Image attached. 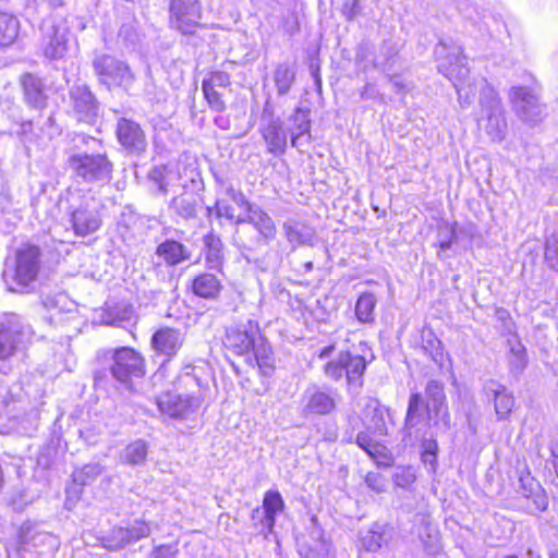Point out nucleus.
<instances>
[{"label":"nucleus","instance_id":"f257e3e1","mask_svg":"<svg viewBox=\"0 0 558 558\" xmlns=\"http://www.w3.org/2000/svg\"><path fill=\"white\" fill-rule=\"evenodd\" d=\"M173 385L178 392L167 391L156 398L158 410L171 418L186 420L201 409L208 387L192 365L182 368Z\"/></svg>","mask_w":558,"mask_h":558},{"label":"nucleus","instance_id":"f03ea898","mask_svg":"<svg viewBox=\"0 0 558 558\" xmlns=\"http://www.w3.org/2000/svg\"><path fill=\"white\" fill-rule=\"evenodd\" d=\"M68 165L77 182L104 186L112 180L114 166L106 153L73 154Z\"/></svg>","mask_w":558,"mask_h":558},{"label":"nucleus","instance_id":"7ed1b4c3","mask_svg":"<svg viewBox=\"0 0 558 558\" xmlns=\"http://www.w3.org/2000/svg\"><path fill=\"white\" fill-rule=\"evenodd\" d=\"M40 48L43 54L49 60H60L69 50L70 27L65 17L52 14L45 19L40 25Z\"/></svg>","mask_w":558,"mask_h":558},{"label":"nucleus","instance_id":"20e7f679","mask_svg":"<svg viewBox=\"0 0 558 558\" xmlns=\"http://www.w3.org/2000/svg\"><path fill=\"white\" fill-rule=\"evenodd\" d=\"M33 330L16 315L0 322V361H8L23 352L31 343Z\"/></svg>","mask_w":558,"mask_h":558},{"label":"nucleus","instance_id":"39448f33","mask_svg":"<svg viewBox=\"0 0 558 558\" xmlns=\"http://www.w3.org/2000/svg\"><path fill=\"white\" fill-rule=\"evenodd\" d=\"M93 69L99 84L108 89L121 87L129 90L135 81L129 64L110 54L96 56L93 60Z\"/></svg>","mask_w":558,"mask_h":558},{"label":"nucleus","instance_id":"423d86ee","mask_svg":"<svg viewBox=\"0 0 558 558\" xmlns=\"http://www.w3.org/2000/svg\"><path fill=\"white\" fill-rule=\"evenodd\" d=\"M482 107V123L486 134L493 142H502L507 134L505 110L497 93L489 86L482 89L480 95Z\"/></svg>","mask_w":558,"mask_h":558},{"label":"nucleus","instance_id":"0eeeda50","mask_svg":"<svg viewBox=\"0 0 558 558\" xmlns=\"http://www.w3.org/2000/svg\"><path fill=\"white\" fill-rule=\"evenodd\" d=\"M435 54L439 72L453 83L459 99H461L462 85L470 72L465 64V57L462 54V48L440 41L435 48Z\"/></svg>","mask_w":558,"mask_h":558},{"label":"nucleus","instance_id":"6e6552de","mask_svg":"<svg viewBox=\"0 0 558 558\" xmlns=\"http://www.w3.org/2000/svg\"><path fill=\"white\" fill-rule=\"evenodd\" d=\"M203 8L199 0H170L169 26L182 35H193L202 26Z\"/></svg>","mask_w":558,"mask_h":558},{"label":"nucleus","instance_id":"1a4fd4ad","mask_svg":"<svg viewBox=\"0 0 558 558\" xmlns=\"http://www.w3.org/2000/svg\"><path fill=\"white\" fill-rule=\"evenodd\" d=\"M259 133L269 154L281 156L286 153L289 132L284 129L282 119L275 114L269 102L265 104L260 116Z\"/></svg>","mask_w":558,"mask_h":558},{"label":"nucleus","instance_id":"9d476101","mask_svg":"<svg viewBox=\"0 0 558 558\" xmlns=\"http://www.w3.org/2000/svg\"><path fill=\"white\" fill-rule=\"evenodd\" d=\"M509 100L515 114L525 123L537 124L544 118L545 106L531 88L514 86L509 90Z\"/></svg>","mask_w":558,"mask_h":558},{"label":"nucleus","instance_id":"9b49d317","mask_svg":"<svg viewBox=\"0 0 558 558\" xmlns=\"http://www.w3.org/2000/svg\"><path fill=\"white\" fill-rule=\"evenodd\" d=\"M41 266V251L38 246L23 244L14 254L13 279L17 286L28 287L37 279Z\"/></svg>","mask_w":558,"mask_h":558},{"label":"nucleus","instance_id":"f8f14e48","mask_svg":"<svg viewBox=\"0 0 558 558\" xmlns=\"http://www.w3.org/2000/svg\"><path fill=\"white\" fill-rule=\"evenodd\" d=\"M110 372L122 384H129L133 378L145 375V360L134 349L122 347L114 350Z\"/></svg>","mask_w":558,"mask_h":558},{"label":"nucleus","instance_id":"ddd939ff","mask_svg":"<svg viewBox=\"0 0 558 558\" xmlns=\"http://www.w3.org/2000/svg\"><path fill=\"white\" fill-rule=\"evenodd\" d=\"M68 214L72 230L77 236L93 234L102 225L101 215L94 198H85L77 206H71Z\"/></svg>","mask_w":558,"mask_h":558},{"label":"nucleus","instance_id":"4468645a","mask_svg":"<svg viewBox=\"0 0 558 558\" xmlns=\"http://www.w3.org/2000/svg\"><path fill=\"white\" fill-rule=\"evenodd\" d=\"M260 339L259 326L254 320H246L245 323L231 326L226 331L225 347L236 355H242L244 359L252 353L255 341Z\"/></svg>","mask_w":558,"mask_h":558},{"label":"nucleus","instance_id":"2eb2a0df","mask_svg":"<svg viewBox=\"0 0 558 558\" xmlns=\"http://www.w3.org/2000/svg\"><path fill=\"white\" fill-rule=\"evenodd\" d=\"M427 421L426 404L420 392H412L409 398L404 424L401 429L402 442L413 446L423 437V424Z\"/></svg>","mask_w":558,"mask_h":558},{"label":"nucleus","instance_id":"dca6fc26","mask_svg":"<svg viewBox=\"0 0 558 558\" xmlns=\"http://www.w3.org/2000/svg\"><path fill=\"white\" fill-rule=\"evenodd\" d=\"M427 423L450 426V415L447 407L445 385L440 380L429 379L425 387Z\"/></svg>","mask_w":558,"mask_h":558},{"label":"nucleus","instance_id":"f3484780","mask_svg":"<svg viewBox=\"0 0 558 558\" xmlns=\"http://www.w3.org/2000/svg\"><path fill=\"white\" fill-rule=\"evenodd\" d=\"M70 108L78 120L92 124L99 114V102L86 84H74L69 90Z\"/></svg>","mask_w":558,"mask_h":558},{"label":"nucleus","instance_id":"a211bd4d","mask_svg":"<svg viewBox=\"0 0 558 558\" xmlns=\"http://www.w3.org/2000/svg\"><path fill=\"white\" fill-rule=\"evenodd\" d=\"M116 135L119 144L131 155H142L147 148V138L141 124L133 119L119 118Z\"/></svg>","mask_w":558,"mask_h":558},{"label":"nucleus","instance_id":"6ab92c4d","mask_svg":"<svg viewBox=\"0 0 558 558\" xmlns=\"http://www.w3.org/2000/svg\"><path fill=\"white\" fill-rule=\"evenodd\" d=\"M60 546L57 536L47 532H32L29 529H22L21 541L19 547L15 549V556H22V553H31L32 550L43 554L50 551L54 554Z\"/></svg>","mask_w":558,"mask_h":558},{"label":"nucleus","instance_id":"aec40b11","mask_svg":"<svg viewBox=\"0 0 558 558\" xmlns=\"http://www.w3.org/2000/svg\"><path fill=\"white\" fill-rule=\"evenodd\" d=\"M185 342V333L175 328L161 327L151 337L153 350L168 361L178 354Z\"/></svg>","mask_w":558,"mask_h":558},{"label":"nucleus","instance_id":"412c9836","mask_svg":"<svg viewBox=\"0 0 558 558\" xmlns=\"http://www.w3.org/2000/svg\"><path fill=\"white\" fill-rule=\"evenodd\" d=\"M303 402L305 415H327L337 407V393L331 389L308 388L304 392Z\"/></svg>","mask_w":558,"mask_h":558},{"label":"nucleus","instance_id":"4be33fe9","mask_svg":"<svg viewBox=\"0 0 558 558\" xmlns=\"http://www.w3.org/2000/svg\"><path fill=\"white\" fill-rule=\"evenodd\" d=\"M235 225H250L268 242L276 239L277 227L274 219L259 206L250 207V214L238 216Z\"/></svg>","mask_w":558,"mask_h":558},{"label":"nucleus","instance_id":"5701e85b","mask_svg":"<svg viewBox=\"0 0 558 558\" xmlns=\"http://www.w3.org/2000/svg\"><path fill=\"white\" fill-rule=\"evenodd\" d=\"M289 121L292 123L288 130L292 147L299 148L310 144L312 141L310 110L301 107L295 108L289 117Z\"/></svg>","mask_w":558,"mask_h":558},{"label":"nucleus","instance_id":"b1692460","mask_svg":"<svg viewBox=\"0 0 558 558\" xmlns=\"http://www.w3.org/2000/svg\"><path fill=\"white\" fill-rule=\"evenodd\" d=\"M263 517L259 519L260 533L267 538L274 532L276 517L284 509V501L278 490H268L263 498Z\"/></svg>","mask_w":558,"mask_h":558},{"label":"nucleus","instance_id":"393cba45","mask_svg":"<svg viewBox=\"0 0 558 558\" xmlns=\"http://www.w3.org/2000/svg\"><path fill=\"white\" fill-rule=\"evenodd\" d=\"M25 102L35 109H43L47 106V93L43 78L32 73H25L21 77Z\"/></svg>","mask_w":558,"mask_h":558},{"label":"nucleus","instance_id":"a878e982","mask_svg":"<svg viewBox=\"0 0 558 558\" xmlns=\"http://www.w3.org/2000/svg\"><path fill=\"white\" fill-rule=\"evenodd\" d=\"M238 227L233 235L234 244L241 251L243 257L250 259L251 254L267 245L269 242L265 240L258 231L250 225H241Z\"/></svg>","mask_w":558,"mask_h":558},{"label":"nucleus","instance_id":"bb28decb","mask_svg":"<svg viewBox=\"0 0 558 558\" xmlns=\"http://www.w3.org/2000/svg\"><path fill=\"white\" fill-rule=\"evenodd\" d=\"M156 255L168 266H177L187 262L192 257V252L181 242L168 239L161 242L156 248Z\"/></svg>","mask_w":558,"mask_h":558},{"label":"nucleus","instance_id":"cd10ccee","mask_svg":"<svg viewBox=\"0 0 558 558\" xmlns=\"http://www.w3.org/2000/svg\"><path fill=\"white\" fill-rule=\"evenodd\" d=\"M365 417L368 420V429H372L378 435L388 434L387 418H391L390 411L388 408L380 404L378 400L371 399L367 402L365 407Z\"/></svg>","mask_w":558,"mask_h":558},{"label":"nucleus","instance_id":"c85d7f7f","mask_svg":"<svg viewBox=\"0 0 558 558\" xmlns=\"http://www.w3.org/2000/svg\"><path fill=\"white\" fill-rule=\"evenodd\" d=\"M282 228L293 250L300 245H313L316 238L315 230L312 227L299 221H286Z\"/></svg>","mask_w":558,"mask_h":558},{"label":"nucleus","instance_id":"c756f323","mask_svg":"<svg viewBox=\"0 0 558 558\" xmlns=\"http://www.w3.org/2000/svg\"><path fill=\"white\" fill-rule=\"evenodd\" d=\"M341 363L344 365L345 377L349 386L362 387V377L366 369V361L360 354L341 352Z\"/></svg>","mask_w":558,"mask_h":558},{"label":"nucleus","instance_id":"7c9ffc66","mask_svg":"<svg viewBox=\"0 0 558 558\" xmlns=\"http://www.w3.org/2000/svg\"><path fill=\"white\" fill-rule=\"evenodd\" d=\"M487 392L494 396L495 412L498 420H506L511 413L514 405V398L508 392L505 386L499 384H492V387H486Z\"/></svg>","mask_w":558,"mask_h":558},{"label":"nucleus","instance_id":"2f4dec72","mask_svg":"<svg viewBox=\"0 0 558 558\" xmlns=\"http://www.w3.org/2000/svg\"><path fill=\"white\" fill-rule=\"evenodd\" d=\"M205 260L210 269L220 270L223 264V244L221 239L213 232L204 236Z\"/></svg>","mask_w":558,"mask_h":558},{"label":"nucleus","instance_id":"473e14b6","mask_svg":"<svg viewBox=\"0 0 558 558\" xmlns=\"http://www.w3.org/2000/svg\"><path fill=\"white\" fill-rule=\"evenodd\" d=\"M520 488L522 489V494L526 498H532L535 509L538 511H544L548 507L547 497L542 489L539 483L531 477L530 475L520 477Z\"/></svg>","mask_w":558,"mask_h":558},{"label":"nucleus","instance_id":"72a5a7b5","mask_svg":"<svg viewBox=\"0 0 558 558\" xmlns=\"http://www.w3.org/2000/svg\"><path fill=\"white\" fill-rule=\"evenodd\" d=\"M170 208L183 219L195 218L198 209V197L193 193H183L172 198Z\"/></svg>","mask_w":558,"mask_h":558},{"label":"nucleus","instance_id":"f704fd0d","mask_svg":"<svg viewBox=\"0 0 558 558\" xmlns=\"http://www.w3.org/2000/svg\"><path fill=\"white\" fill-rule=\"evenodd\" d=\"M192 289L201 298L214 299L218 295L221 284L215 275L202 274L193 280Z\"/></svg>","mask_w":558,"mask_h":558},{"label":"nucleus","instance_id":"c9c22d12","mask_svg":"<svg viewBox=\"0 0 558 558\" xmlns=\"http://www.w3.org/2000/svg\"><path fill=\"white\" fill-rule=\"evenodd\" d=\"M245 362L251 365H257L259 368H271V349L260 335V339L255 341L252 353L245 357Z\"/></svg>","mask_w":558,"mask_h":558},{"label":"nucleus","instance_id":"e433bc0d","mask_svg":"<svg viewBox=\"0 0 558 558\" xmlns=\"http://www.w3.org/2000/svg\"><path fill=\"white\" fill-rule=\"evenodd\" d=\"M295 69L288 63H280L274 71V83L279 96L287 95L294 81H295Z\"/></svg>","mask_w":558,"mask_h":558},{"label":"nucleus","instance_id":"4c0bfd02","mask_svg":"<svg viewBox=\"0 0 558 558\" xmlns=\"http://www.w3.org/2000/svg\"><path fill=\"white\" fill-rule=\"evenodd\" d=\"M20 31L19 20L9 13L0 12V47L12 45Z\"/></svg>","mask_w":558,"mask_h":558},{"label":"nucleus","instance_id":"58836bf2","mask_svg":"<svg viewBox=\"0 0 558 558\" xmlns=\"http://www.w3.org/2000/svg\"><path fill=\"white\" fill-rule=\"evenodd\" d=\"M509 345V366L510 371L515 374H520L526 367V350L525 347L517 338L508 339Z\"/></svg>","mask_w":558,"mask_h":558},{"label":"nucleus","instance_id":"ea45409f","mask_svg":"<svg viewBox=\"0 0 558 558\" xmlns=\"http://www.w3.org/2000/svg\"><path fill=\"white\" fill-rule=\"evenodd\" d=\"M105 471L99 462H90L76 469L72 473L73 483L80 486L89 485L95 482Z\"/></svg>","mask_w":558,"mask_h":558},{"label":"nucleus","instance_id":"a19ab883","mask_svg":"<svg viewBox=\"0 0 558 558\" xmlns=\"http://www.w3.org/2000/svg\"><path fill=\"white\" fill-rule=\"evenodd\" d=\"M377 300L373 293H363L355 304V315L359 322L369 324L374 322V310Z\"/></svg>","mask_w":558,"mask_h":558},{"label":"nucleus","instance_id":"79ce46f5","mask_svg":"<svg viewBox=\"0 0 558 558\" xmlns=\"http://www.w3.org/2000/svg\"><path fill=\"white\" fill-rule=\"evenodd\" d=\"M147 457V445L144 440H135L128 445L121 453V460L131 465H138L145 462Z\"/></svg>","mask_w":558,"mask_h":558},{"label":"nucleus","instance_id":"37998d69","mask_svg":"<svg viewBox=\"0 0 558 558\" xmlns=\"http://www.w3.org/2000/svg\"><path fill=\"white\" fill-rule=\"evenodd\" d=\"M104 547L109 550H119L130 545L128 532L124 527H113L106 536L102 537Z\"/></svg>","mask_w":558,"mask_h":558},{"label":"nucleus","instance_id":"c03bdc74","mask_svg":"<svg viewBox=\"0 0 558 558\" xmlns=\"http://www.w3.org/2000/svg\"><path fill=\"white\" fill-rule=\"evenodd\" d=\"M422 350L427 354L436 364L441 365L444 361V349L439 339L429 335L423 339Z\"/></svg>","mask_w":558,"mask_h":558},{"label":"nucleus","instance_id":"a18cd8bd","mask_svg":"<svg viewBox=\"0 0 558 558\" xmlns=\"http://www.w3.org/2000/svg\"><path fill=\"white\" fill-rule=\"evenodd\" d=\"M169 170L168 167L165 165L155 166L149 172H148V179L151 181L159 193L167 194L168 193V181Z\"/></svg>","mask_w":558,"mask_h":558},{"label":"nucleus","instance_id":"49530a36","mask_svg":"<svg viewBox=\"0 0 558 558\" xmlns=\"http://www.w3.org/2000/svg\"><path fill=\"white\" fill-rule=\"evenodd\" d=\"M124 530L128 532V539L130 544L147 537L150 534L149 523L143 520L134 521L132 525L124 527Z\"/></svg>","mask_w":558,"mask_h":558},{"label":"nucleus","instance_id":"de8ad7c7","mask_svg":"<svg viewBox=\"0 0 558 558\" xmlns=\"http://www.w3.org/2000/svg\"><path fill=\"white\" fill-rule=\"evenodd\" d=\"M202 89L211 110L217 112L226 110V102L221 93L208 85L202 86Z\"/></svg>","mask_w":558,"mask_h":558},{"label":"nucleus","instance_id":"09e8293b","mask_svg":"<svg viewBox=\"0 0 558 558\" xmlns=\"http://www.w3.org/2000/svg\"><path fill=\"white\" fill-rule=\"evenodd\" d=\"M356 445L365 452H367L368 456L374 458L377 457L381 451V447L375 442L365 432H360L356 435Z\"/></svg>","mask_w":558,"mask_h":558},{"label":"nucleus","instance_id":"8fccbe9b","mask_svg":"<svg viewBox=\"0 0 558 558\" xmlns=\"http://www.w3.org/2000/svg\"><path fill=\"white\" fill-rule=\"evenodd\" d=\"M118 36L123 39L126 44H134L137 39V31L135 21L132 16H126L122 23Z\"/></svg>","mask_w":558,"mask_h":558},{"label":"nucleus","instance_id":"3c124183","mask_svg":"<svg viewBox=\"0 0 558 558\" xmlns=\"http://www.w3.org/2000/svg\"><path fill=\"white\" fill-rule=\"evenodd\" d=\"M211 86L213 88L217 87H228L230 85V75L225 71H215L209 74L207 78L203 80L202 86Z\"/></svg>","mask_w":558,"mask_h":558},{"label":"nucleus","instance_id":"603ef678","mask_svg":"<svg viewBox=\"0 0 558 558\" xmlns=\"http://www.w3.org/2000/svg\"><path fill=\"white\" fill-rule=\"evenodd\" d=\"M544 257L548 267L558 271V240L547 241Z\"/></svg>","mask_w":558,"mask_h":558},{"label":"nucleus","instance_id":"864d4df0","mask_svg":"<svg viewBox=\"0 0 558 558\" xmlns=\"http://www.w3.org/2000/svg\"><path fill=\"white\" fill-rule=\"evenodd\" d=\"M385 543L384 535L378 532L369 531L363 537V545L368 551H377L381 548Z\"/></svg>","mask_w":558,"mask_h":558},{"label":"nucleus","instance_id":"5fc2aeb1","mask_svg":"<svg viewBox=\"0 0 558 558\" xmlns=\"http://www.w3.org/2000/svg\"><path fill=\"white\" fill-rule=\"evenodd\" d=\"M325 374L326 376L335 380H339L340 378H342L345 372L344 365L341 363V352L339 353L336 360L330 361L329 363L326 364Z\"/></svg>","mask_w":558,"mask_h":558},{"label":"nucleus","instance_id":"6e6d98bb","mask_svg":"<svg viewBox=\"0 0 558 558\" xmlns=\"http://www.w3.org/2000/svg\"><path fill=\"white\" fill-rule=\"evenodd\" d=\"M341 13L348 21H353L361 13L360 0H344Z\"/></svg>","mask_w":558,"mask_h":558},{"label":"nucleus","instance_id":"4d7b16f0","mask_svg":"<svg viewBox=\"0 0 558 558\" xmlns=\"http://www.w3.org/2000/svg\"><path fill=\"white\" fill-rule=\"evenodd\" d=\"M365 482H366L367 486L369 488H372L373 490H375L376 493H381V492H385V489H386L385 480H384L383 475L379 473H374V472L367 473V475L365 476Z\"/></svg>","mask_w":558,"mask_h":558},{"label":"nucleus","instance_id":"13d9d810","mask_svg":"<svg viewBox=\"0 0 558 558\" xmlns=\"http://www.w3.org/2000/svg\"><path fill=\"white\" fill-rule=\"evenodd\" d=\"M215 213L218 218L223 217L228 220H234V221L236 219L234 216V208L225 201H219V199L216 201Z\"/></svg>","mask_w":558,"mask_h":558},{"label":"nucleus","instance_id":"bf43d9fd","mask_svg":"<svg viewBox=\"0 0 558 558\" xmlns=\"http://www.w3.org/2000/svg\"><path fill=\"white\" fill-rule=\"evenodd\" d=\"M178 549L170 545H160L155 547L149 558H175Z\"/></svg>","mask_w":558,"mask_h":558},{"label":"nucleus","instance_id":"052dcab7","mask_svg":"<svg viewBox=\"0 0 558 558\" xmlns=\"http://www.w3.org/2000/svg\"><path fill=\"white\" fill-rule=\"evenodd\" d=\"M456 231L453 228H446L439 232V248L441 251L449 250L456 240Z\"/></svg>","mask_w":558,"mask_h":558},{"label":"nucleus","instance_id":"680f3d73","mask_svg":"<svg viewBox=\"0 0 558 558\" xmlns=\"http://www.w3.org/2000/svg\"><path fill=\"white\" fill-rule=\"evenodd\" d=\"M548 537H551L549 544L550 558H558V529L550 527L548 530Z\"/></svg>","mask_w":558,"mask_h":558},{"label":"nucleus","instance_id":"e2e57ef3","mask_svg":"<svg viewBox=\"0 0 558 558\" xmlns=\"http://www.w3.org/2000/svg\"><path fill=\"white\" fill-rule=\"evenodd\" d=\"M423 450V456L430 457V465H434L436 462V451H437V444L434 440L425 441Z\"/></svg>","mask_w":558,"mask_h":558},{"label":"nucleus","instance_id":"0e129e2a","mask_svg":"<svg viewBox=\"0 0 558 558\" xmlns=\"http://www.w3.org/2000/svg\"><path fill=\"white\" fill-rule=\"evenodd\" d=\"M239 207L245 209V214H250V207H257L258 205L252 204L242 191L232 199Z\"/></svg>","mask_w":558,"mask_h":558},{"label":"nucleus","instance_id":"69168bd1","mask_svg":"<svg viewBox=\"0 0 558 558\" xmlns=\"http://www.w3.org/2000/svg\"><path fill=\"white\" fill-rule=\"evenodd\" d=\"M550 462L558 478V442L550 444Z\"/></svg>","mask_w":558,"mask_h":558},{"label":"nucleus","instance_id":"338daca9","mask_svg":"<svg viewBox=\"0 0 558 558\" xmlns=\"http://www.w3.org/2000/svg\"><path fill=\"white\" fill-rule=\"evenodd\" d=\"M260 517H263V507H256L255 509H253L251 518L254 522L255 527H257L259 530H260V524H259Z\"/></svg>","mask_w":558,"mask_h":558},{"label":"nucleus","instance_id":"774afa93","mask_svg":"<svg viewBox=\"0 0 558 558\" xmlns=\"http://www.w3.org/2000/svg\"><path fill=\"white\" fill-rule=\"evenodd\" d=\"M374 97V86L372 84H366L364 88L361 90V98L368 99Z\"/></svg>","mask_w":558,"mask_h":558}]
</instances>
